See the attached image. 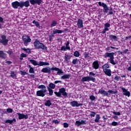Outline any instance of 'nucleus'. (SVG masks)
<instances>
[{
	"instance_id": "f257e3e1",
	"label": "nucleus",
	"mask_w": 131,
	"mask_h": 131,
	"mask_svg": "<svg viewBox=\"0 0 131 131\" xmlns=\"http://www.w3.org/2000/svg\"><path fill=\"white\" fill-rule=\"evenodd\" d=\"M57 71V74L58 75H61V74H63L64 73V72L62 71V69H60L58 68L57 67H47V68H43L41 70V72H42V73H48V74H51V72L52 71Z\"/></svg>"
},
{
	"instance_id": "f03ea898",
	"label": "nucleus",
	"mask_w": 131,
	"mask_h": 131,
	"mask_svg": "<svg viewBox=\"0 0 131 131\" xmlns=\"http://www.w3.org/2000/svg\"><path fill=\"white\" fill-rule=\"evenodd\" d=\"M11 5L13 9H18V7H19L21 9L23 8L24 7L26 8H28L30 4H29V1H26V2H18L15 1L11 3Z\"/></svg>"
},
{
	"instance_id": "7ed1b4c3",
	"label": "nucleus",
	"mask_w": 131,
	"mask_h": 131,
	"mask_svg": "<svg viewBox=\"0 0 131 131\" xmlns=\"http://www.w3.org/2000/svg\"><path fill=\"white\" fill-rule=\"evenodd\" d=\"M34 48L36 50H42L43 51H48V47L45 44L40 42L39 40L36 39L34 42Z\"/></svg>"
},
{
	"instance_id": "20e7f679",
	"label": "nucleus",
	"mask_w": 131,
	"mask_h": 131,
	"mask_svg": "<svg viewBox=\"0 0 131 131\" xmlns=\"http://www.w3.org/2000/svg\"><path fill=\"white\" fill-rule=\"evenodd\" d=\"M96 74L94 73L93 72H91L89 73V76H85L83 77L81 81V82H84L85 81H93V82H95L96 81V78H94L92 76H95Z\"/></svg>"
},
{
	"instance_id": "39448f33",
	"label": "nucleus",
	"mask_w": 131,
	"mask_h": 131,
	"mask_svg": "<svg viewBox=\"0 0 131 131\" xmlns=\"http://www.w3.org/2000/svg\"><path fill=\"white\" fill-rule=\"evenodd\" d=\"M98 94L102 95L103 97H109L110 96H111V95H114L116 94V92L111 90H109L107 91H106L104 90H99Z\"/></svg>"
},
{
	"instance_id": "423d86ee",
	"label": "nucleus",
	"mask_w": 131,
	"mask_h": 131,
	"mask_svg": "<svg viewBox=\"0 0 131 131\" xmlns=\"http://www.w3.org/2000/svg\"><path fill=\"white\" fill-rule=\"evenodd\" d=\"M63 33V30H59L58 29H54L52 31V33L49 36V41H53V37H55V34H60Z\"/></svg>"
},
{
	"instance_id": "0eeeda50",
	"label": "nucleus",
	"mask_w": 131,
	"mask_h": 131,
	"mask_svg": "<svg viewBox=\"0 0 131 131\" xmlns=\"http://www.w3.org/2000/svg\"><path fill=\"white\" fill-rule=\"evenodd\" d=\"M54 94L55 95H56V96L57 97H61V96H62V95L63 96V97H67V96H68V93L67 92H66V89H65V88H62L59 89V92H54Z\"/></svg>"
},
{
	"instance_id": "6e6552de",
	"label": "nucleus",
	"mask_w": 131,
	"mask_h": 131,
	"mask_svg": "<svg viewBox=\"0 0 131 131\" xmlns=\"http://www.w3.org/2000/svg\"><path fill=\"white\" fill-rule=\"evenodd\" d=\"M22 39L25 47H27L29 45V42H31V38L28 35H25L22 36Z\"/></svg>"
},
{
	"instance_id": "1a4fd4ad",
	"label": "nucleus",
	"mask_w": 131,
	"mask_h": 131,
	"mask_svg": "<svg viewBox=\"0 0 131 131\" xmlns=\"http://www.w3.org/2000/svg\"><path fill=\"white\" fill-rule=\"evenodd\" d=\"M9 42V39H7V36L3 35L1 36V39H0V43H2L4 46H7Z\"/></svg>"
},
{
	"instance_id": "9d476101",
	"label": "nucleus",
	"mask_w": 131,
	"mask_h": 131,
	"mask_svg": "<svg viewBox=\"0 0 131 131\" xmlns=\"http://www.w3.org/2000/svg\"><path fill=\"white\" fill-rule=\"evenodd\" d=\"M45 93H47L46 90H38L36 92V96L37 97H42V98H43L46 96Z\"/></svg>"
},
{
	"instance_id": "9b49d317",
	"label": "nucleus",
	"mask_w": 131,
	"mask_h": 131,
	"mask_svg": "<svg viewBox=\"0 0 131 131\" xmlns=\"http://www.w3.org/2000/svg\"><path fill=\"white\" fill-rule=\"evenodd\" d=\"M70 104L72 107H79L80 106H83V104L78 103V102L75 100L70 102Z\"/></svg>"
},
{
	"instance_id": "f8f14e48",
	"label": "nucleus",
	"mask_w": 131,
	"mask_h": 131,
	"mask_svg": "<svg viewBox=\"0 0 131 131\" xmlns=\"http://www.w3.org/2000/svg\"><path fill=\"white\" fill-rule=\"evenodd\" d=\"M111 26V25L109 23H106L104 24V29L101 32L102 34H105L106 33V31H109V27Z\"/></svg>"
},
{
	"instance_id": "ddd939ff",
	"label": "nucleus",
	"mask_w": 131,
	"mask_h": 131,
	"mask_svg": "<svg viewBox=\"0 0 131 131\" xmlns=\"http://www.w3.org/2000/svg\"><path fill=\"white\" fill-rule=\"evenodd\" d=\"M17 115H18V119H28V114H24L23 113L21 114L20 113H17Z\"/></svg>"
},
{
	"instance_id": "4468645a",
	"label": "nucleus",
	"mask_w": 131,
	"mask_h": 131,
	"mask_svg": "<svg viewBox=\"0 0 131 131\" xmlns=\"http://www.w3.org/2000/svg\"><path fill=\"white\" fill-rule=\"evenodd\" d=\"M29 2L31 5L33 6H34V5H36V4L39 6V5L42 3V0H30Z\"/></svg>"
},
{
	"instance_id": "2eb2a0df",
	"label": "nucleus",
	"mask_w": 131,
	"mask_h": 131,
	"mask_svg": "<svg viewBox=\"0 0 131 131\" xmlns=\"http://www.w3.org/2000/svg\"><path fill=\"white\" fill-rule=\"evenodd\" d=\"M121 90L124 96H126L128 97H130V92H129V91H127L125 88H122Z\"/></svg>"
},
{
	"instance_id": "dca6fc26",
	"label": "nucleus",
	"mask_w": 131,
	"mask_h": 131,
	"mask_svg": "<svg viewBox=\"0 0 131 131\" xmlns=\"http://www.w3.org/2000/svg\"><path fill=\"white\" fill-rule=\"evenodd\" d=\"M77 25L79 28H83V20L79 18L77 21Z\"/></svg>"
},
{
	"instance_id": "f3484780",
	"label": "nucleus",
	"mask_w": 131,
	"mask_h": 131,
	"mask_svg": "<svg viewBox=\"0 0 131 131\" xmlns=\"http://www.w3.org/2000/svg\"><path fill=\"white\" fill-rule=\"evenodd\" d=\"M92 66L94 69H99V67H100L99 61L98 60L94 61L92 63Z\"/></svg>"
},
{
	"instance_id": "a211bd4d",
	"label": "nucleus",
	"mask_w": 131,
	"mask_h": 131,
	"mask_svg": "<svg viewBox=\"0 0 131 131\" xmlns=\"http://www.w3.org/2000/svg\"><path fill=\"white\" fill-rule=\"evenodd\" d=\"M103 72H104L105 74L107 75V76H111V70L105 69H103Z\"/></svg>"
},
{
	"instance_id": "6ab92c4d",
	"label": "nucleus",
	"mask_w": 131,
	"mask_h": 131,
	"mask_svg": "<svg viewBox=\"0 0 131 131\" xmlns=\"http://www.w3.org/2000/svg\"><path fill=\"white\" fill-rule=\"evenodd\" d=\"M102 7L103 8V12L104 13H108V11H109V8L107 5L104 3H102Z\"/></svg>"
},
{
	"instance_id": "aec40b11",
	"label": "nucleus",
	"mask_w": 131,
	"mask_h": 131,
	"mask_svg": "<svg viewBox=\"0 0 131 131\" xmlns=\"http://www.w3.org/2000/svg\"><path fill=\"white\" fill-rule=\"evenodd\" d=\"M67 50L68 51H70L71 50L70 46H69V45H66V47L65 46L61 47L60 49V51H67Z\"/></svg>"
},
{
	"instance_id": "412c9836",
	"label": "nucleus",
	"mask_w": 131,
	"mask_h": 131,
	"mask_svg": "<svg viewBox=\"0 0 131 131\" xmlns=\"http://www.w3.org/2000/svg\"><path fill=\"white\" fill-rule=\"evenodd\" d=\"M16 120L15 118H13L12 120L8 119L6 120L5 122V123H9V124H13L14 122H16Z\"/></svg>"
},
{
	"instance_id": "4be33fe9",
	"label": "nucleus",
	"mask_w": 131,
	"mask_h": 131,
	"mask_svg": "<svg viewBox=\"0 0 131 131\" xmlns=\"http://www.w3.org/2000/svg\"><path fill=\"white\" fill-rule=\"evenodd\" d=\"M7 54L5 53L3 50H0V58L2 59H6Z\"/></svg>"
},
{
	"instance_id": "5701e85b",
	"label": "nucleus",
	"mask_w": 131,
	"mask_h": 131,
	"mask_svg": "<svg viewBox=\"0 0 131 131\" xmlns=\"http://www.w3.org/2000/svg\"><path fill=\"white\" fill-rule=\"evenodd\" d=\"M109 37L111 40H114V41H118V39H117V36L114 35H111L109 36Z\"/></svg>"
},
{
	"instance_id": "b1692460",
	"label": "nucleus",
	"mask_w": 131,
	"mask_h": 131,
	"mask_svg": "<svg viewBox=\"0 0 131 131\" xmlns=\"http://www.w3.org/2000/svg\"><path fill=\"white\" fill-rule=\"evenodd\" d=\"M71 56L66 54V56H64V62H66V63H69V60L71 59Z\"/></svg>"
},
{
	"instance_id": "393cba45",
	"label": "nucleus",
	"mask_w": 131,
	"mask_h": 131,
	"mask_svg": "<svg viewBox=\"0 0 131 131\" xmlns=\"http://www.w3.org/2000/svg\"><path fill=\"white\" fill-rule=\"evenodd\" d=\"M49 65L50 63L43 61H39V63H38V66H49Z\"/></svg>"
},
{
	"instance_id": "a878e982",
	"label": "nucleus",
	"mask_w": 131,
	"mask_h": 131,
	"mask_svg": "<svg viewBox=\"0 0 131 131\" xmlns=\"http://www.w3.org/2000/svg\"><path fill=\"white\" fill-rule=\"evenodd\" d=\"M57 24H58V23L55 20H52L50 24V28H53V27L57 26Z\"/></svg>"
},
{
	"instance_id": "bb28decb",
	"label": "nucleus",
	"mask_w": 131,
	"mask_h": 131,
	"mask_svg": "<svg viewBox=\"0 0 131 131\" xmlns=\"http://www.w3.org/2000/svg\"><path fill=\"white\" fill-rule=\"evenodd\" d=\"M38 89H41L40 91H46V92H47V87H46V85L43 84L39 85L38 86Z\"/></svg>"
},
{
	"instance_id": "cd10ccee",
	"label": "nucleus",
	"mask_w": 131,
	"mask_h": 131,
	"mask_svg": "<svg viewBox=\"0 0 131 131\" xmlns=\"http://www.w3.org/2000/svg\"><path fill=\"white\" fill-rule=\"evenodd\" d=\"M32 23L33 24H34L35 26L37 28H40V25L39 24V22L34 20L32 21Z\"/></svg>"
},
{
	"instance_id": "c85d7f7f",
	"label": "nucleus",
	"mask_w": 131,
	"mask_h": 131,
	"mask_svg": "<svg viewBox=\"0 0 131 131\" xmlns=\"http://www.w3.org/2000/svg\"><path fill=\"white\" fill-rule=\"evenodd\" d=\"M29 62H30L31 64L34 65V66H37V65L38 66V63H37V61H36V60L34 59H30L29 60Z\"/></svg>"
},
{
	"instance_id": "c756f323",
	"label": "nucleus",
	"mask_w": 131,
	"mask_h": 131,
	"mask_svg": "<svg viewBox=\"0 0 131 131\" xmlns=\"http://www.w3.org/2000/svg\"><path fill=\"white\" fill-rule=\"evenodd\" d=\"M44 104H45V105L47 106V107H50V106H52V102L50 100H46V102H45Z\"/></svg>"
},
{
	"instance_id": "7c9ffc66",
	"label": "nucleus",
	"mask_w": 131,
	"mask_h": 131,
	"mask_svg": "<svg viewBox=\"0 0 131 131\" xmlns=\"http://www.w3.org/2000/svg\"><path fill=\"white\" fill-rule=\"evenodd\" d=\"M103 57H104V58L109 57L110 58L108 59V60H114V56L113 55H107L104 54Z\"/></svg>"
},
{
	"instance_id": "2f4dec72",
	"label": "nucleus",
	"mask_w": 131,
	"mask_h": 131,
	"mask_svg": "<svg viewBox=\"0 0 131 131\" xmlns=\"http://www.w3.org/2000/svg\"><path fill=\"white\" fill-rule=\"evenodd\" d=\"M26 57H27V54L22 53L20 55L19 59L20 61H22V60H23V58H26Z\"/></svg>"
},
{
	"instance_id": "473e14b6",
	"label": "nucleus",
	"mask_w": 131,
	"mask_h": 131,
	"mask_svg": "<svg viewBox=\"0 0 131 131\" xmlns=\"http://www.w3.org/2000/svg\"><path fill=\"white\" fill-rule=\"evenodd\" d=\"M47 89L48 90V92H49V96H53L54 94V91H53V89H51L49 86H47Z\"/></svg>"
},
{
	"instance_id": "72a5a7b5",
	"label": "nucleus",
	"mask_w": 131,
	"mask_h": 131,
	"mask_svg": "<svg viewBox=\"0 0 131 131\" xmlns=\"http://www.w3.org/2000/svg\"><path fill=\"white\" fill-rule=\"evenodd\" d=\"M84 57L85 59H91V56H90V53L89 52H84Z\"/></svg>"
},
{
	"instance_id": "f704fd0d",
	"label": "nucleus",
	"mask_w": 131,
	"mask_h": 131,
	"mask_svg": "<svg viewBox=\"0 0 131 131\" xmlns=\"http://www.w3.org/2000/svg\"><path fill=\"white\" fill-rule=\"evenodd\" d=\"M102 68L103 70L108 69L110 68V66H109V64L108 63H105L102 66Z\"/></svg>"
},
{
	"instance_id": "c9c22d12",
	"label": "nucleus",
	"mask_w": 131,
	"mask_h": 131,
	"mask_svg": "<svg viewBox=\"0 0 131 131\" xmlns=\"http://www.w3.org/2000/svg\"><path fill=\"white\" fill-rule=\"evenodd\" d=\"M48 88H50V89H51V90H54V89H55V88H56V85H55V84H54L53 83H50L49 84Z\"/></svg>"
},
{
	"instance_id": "e433bc0d",
	"label": "nucleus",
	"mask_w": 131,
	"mask_h": 131,
	"mask_svg": "<svg viewBox=\"0 0 131 131\" xmlns=\"http://www.w3.org/2000/svg\"><path fill=\"white\" fill-rule=\"evenodd\" d=\"M70 77V75L69 74H66V75H63L61 78H62V79H68V78H69Z\"/></svg>"
},
{
	"instance_id": "4c0bfd02",
	"label": "nucleus",
	"mask_w": 131,
	"mask_h": 131,
	"mask_svg": "<svg viewBox=\"0 0 131 131\" xmlns=\"http://www.w3.org/2000/svg\"><path fill=\"white\" fill-rule=\"evenodd\" d=\"M21 50L24 51V52H26L28 54H30V53H31V50L29 48H21Z\"/></svg>"
},
{
	"instance_id": "58836bf2",
	"label": "nucleus",
	"mask_w": 131,
	"mask_h": 131,
	"mask_svg": "<svg viewBox=\"0 0 131 131\" xmlns=\"http://www.w3.org/2000/svg\"><path fill=\"white\" fill-rule=\"evenodd\" d=\"M100 118H101V117H100V115L97 114L95 119V122H96V123L99 122L100 120Z\"/></svg>"
},
{
	"instance_id": "ea45409f",
	"label": "nucleus",
	"mask_w": 131,
	"mask_h": 131,
	"mask_svg": "<svg viewBox=\"0 0 131 131\" xmlns=\"http://www.w3.org/2000/svg\"><path fill=\"white\" fill-rule=\"evenodd\" d=\"M73 55L74 57H79V56H80V53L78 51H76L74 52Z\"/></svg>"
},
{
	"instance_id": "a19ab883",
	"label": "nucleus",
	"mask_w": 131,
	"mask_h": 131,
	"mask_svg": "<svg viewBox=\"0 0 131 131\" xmlns=\"http://www.w3.org/2000/svg\"><path fill=\"white\" fill-rule=\"evenodd\" d=\"M10 74L11 77L13 78H16V77H17V76L16 75V74H15V72L14 71H11Z\"/></svg>"
},
{
	"instance_id": "79ce46f5",
	"label": "nucleus",
	"mask_w": 131,
	"mask_h": 131,
	"mask_svg": "<svg viewBox=\"0 0 131 131\" xmlns=\"http://www.w3.org/2000/svg\"><path fill=\"white\" fill-rule=\"evenodd\" d=\"M104 55H107L108 56H114V55H115V52H106L105 53H104Z\"/></svg>"
},
{
	"instance_id": "37998d69",
	"label": "nucleus",
	"mask_w": 131,
	"mask_h": 131,
	"mask_svg": "<svg viewBox=\"0 0 131 131\" xmlns=\"http://www.w3.org/2000/svg\"><path fill=\"white\" fill-rule=\"evenodd\" d=\"M108 61H110V63L112 65H116V62L114 61V59H108Z\"/></svg>"
},
{
	"instance_id": "c03bdc74",
	"label": "nucleus",
	"mask_w": 131,
	"mask_h": 131,
	"mask_svg": "<svg viewBox=\"0 0 131 131\" xmlns=\"http://www.w3.org/2000/svg\"><path fill=\"white\" fill-rule=\"evenodd\" d=\"M52 123H54V124H59L60 123V121L57 119L52 120Z\"/></svg>"
},
{
	"instance_id": "a18cd8bd",
	"label": "nucleus",
	"mask_w": 131,
	"mask_h": 131,
	"mask_svg": "<svg viewBox=\"0 0 131 131\" xmlns=\"http://www.w3.org/2000/svg\"><path fill=\"white\" fill-rule=\"evenodd\" d=\"M90 99L91 100V101H95V100H96V97H95V96L92 95L90 96Z\"/></svg>"
},
{
	"instance_id": "49530a36",
	"label": "nucleus",
	"mask_w": 131,
	"mask_h": 131,
	"mask_svg": "<svg viewBox=\"0 0 131 131\" xmlns=\"http://www.w3.org/2000/svg\"><path fill=\"white\" fill-rule=\"evenodd\" d=\"M20 73H21V75H22L23 76H24L26 75H28V73H27L25 71H20Z\"/></svg>"
},
{
	"instance_id": "de8ad7c7",
	"label": "nucleus",
	"mask_w": 131,
	"mask_h": 131,
	"mask_svg": "<svg viewBox=\"0 0 131 131\" xmlns=\"http://www.w3.org/2000/svg\"><path fill=\"white\" fill-rule=\"evenodd\" d=\"M96 112H93V111H91V114H90V116L91 117H95V116H96Z\"/></svg>"
},
{
	"instance_id": "09e8293b",
	"label": "nucleus",
	"mask_w": 131,
	"mask_h": 131,
	"mask_svg": "<svg viewBox=\"0 0 131 131\" xmlns=\"http://www.w3.org/2000/svg\"><path fill=\"white\" fill-rule=\"evenodd\" d=\"M29 73H34V69L32 67H31L29 71Z\"/></svg>"
},
{
	"instance_id": "8fccbe9b",
	"label": "nucleus",
	"mask_w": 131,
	"mask_h": 131,
	"mask_svg": "<svg viewBox=\"0 0 131 131\" xmlns=\"http://www.w3.org/2000/svg\"><path fill=\"white\" fill-rule=\"evenodd\" d=\"M63 127H64L65 128H67V127H69V124L67 122L63 123Z\"/></svg>"
},
{
	"instance_id": "3c124183",
	"label": "nucleus",
	"mask_w": 131,
	"mask_h": 131,
	"mask_svg": "<svg viewBox=\"0 0 131 131\" xmlns=\"http://www.w3.org/2000/svg\"><path fill=\"white\" fill-rule=\"evenodd\" d=\"M75 124V125H77V126H80V125H81L80 121H76Z\"/></svg>"
},
{
	"instance_id": "603ef678",
	"label": "nucleus",
	"mask_w": 131,
	"mask_h": 131,
	"mask_svg": "<svg viewBox=\"0 0 131 131\" xmlns=\"http://www.w3.org/2000/svg\"><path fill=\"white\" fill-rule=\"evenodd\" d=\"M7 112H8V113H13V109L12 108H7Z\"/></svg>"
},
{
	"instance_id": "864d4df0",
	"label": "nucleus",
	"mask_w": 131,
	"mask_h": 131,
	"mask_svg": "<svg viewBox=\"0 0 131 131\" xmlns=\"http://www.w3.org/2000/svg\"><path fill=\"white\" fill-rule=\"evenodd\" d=\"M78 61V60H77V58L76 59H73L72 63L74 64V65H75L77 63Z\"/></svg>"
},
{
	"instance_id": "5fc2aeb1",
	"label": "nucleus",
	"mask_w": 131,
	"mask_h": 131,
	"mask_svg": "<svg viewBox=\"0 0 131 131\" xmlns=\"http://www.w3.org/2000/svg\"><path fill=\"white\" fill-rule=\"evenodd\" d=\"M114 79L115 80H116L117 81H119V80H120V79H121V78L120 77H118V76H116L115 77Z\"/></svg>"
},
{
	"instance_id": "6e6d98bb",
	"label": "nucleus",
	"mask_w": 131,
	"mask_h": 131,
	"mask_svg": "<svg viewBox=\"0 0 131 131\" xmlns=\"http://www.w3.org/2000/svg\"><path fill=\"white\" fill-rule=\"evenodd\" d=\"M117 124H118L117 122H115V121L112 122L111 124V125H113V126H116Z\"/></svg>"
},
{
	"instance_id": "4d7b16f0",
	"label": "nucleus",
	"mask_w": 131,
	"mask_h": 131,
	"mask_svg": "<svg viewBox=\"0 0 131 131\" xmlns=\"http://www.w3.org/2000/svg\"><path fill=\"white\" fill-rule=\"evenodd\" d=\"M113 114H114V115H118L119 116L120 115V112H113Z\"/></svg>"
},
{
	"instance_id": "13d9d810",
	"label": "nucleus",
	"mask_w": 131,
	"mask_h": 131,
	"mask_svg": "<svg viewBox=\"0 0 131 131\" xmlns=\"http://www.w3.org/2000/svg\"><path fill=\"white\" fill-rule=\"evenodd\" d=\"M81 123V125L82 124H86V122L83 120H81V121L80 122Z\"/></svg>"
},
{
	"instance_id": "bf43d9fd",
	"label": "nucleus",
	"mask_w": 131,
	"mask_h": 131,
	"mask_svg": "<svg viewBox=\"0 0 131 131\" xmlns=\"http://www.w3.org/2000/svg\"><path fill=\"white\" fill-rule=\"evenodd\" d=\"M128 71L131 72V63L129 64V66L127 68Z\"/></svg>"
},
{
	"instance_id": "052dcab7",
	"label": "nucleus",
	"mask_w": 131,
	"mask_h": 131,
	"mask_svg": "<svg viewBox=\"0 0 131 131\" xmlns=\"http://www.w3.org/2000/svg\"><path fill=\"white\" fill-rule=\"evenodd\" d=\"M7 54H9V56H11V55H12V53H13V52H12V51L11 50H9L7 52Z\"/></svg>"
},
{
	"instance_id": "680f3d73",
	"label": "nucleus",
	"mask_w": 131,
	"mask_h": 131,
	"mask_svg": "<svg viewBox=\"0 0 131 131\" xmlns=\"http://www.w3.org/2000/svg\"><path fill=\"white\" fill-rule=\"evenodd\" d=\"M62 83V81H54V83H55V84H57V83Z\"/></svg>"
},
{
	"instance_id": "e2e57ef3",
	"label": "nucleus",
	"mask_w": 131,
	"mask_h": 131,
	"mask_svg": "<svg viewBox=\"0 0 131 131\" xmlns=\"http://www.w3.org/2000/svg\"><path fill=\"white\" fill-rule=\"evenodd\" d=\"M128 52V49H125L123 51V54H126Z\"/></svg>"
},
{
	"instance_id": "0e129e2a",
	"label": "nucleus",
	"mask_w": 131,
	"mask_h": 131,
	"mask_svg": "<svg viewBox=\"0 0 131 131\" xmlns=\"http://www.w3.org/2000/svg\"><path fill=\"white\" fill-rule=\"evenodd\" d=\"M6 63L8 64V65H11V64H12V61H9V60L7 61Z\"/></svg>"
},
{
	"instance_id": "69168bd1",
	"label": "nucleus",
	"mask_w": 131,
	"mask_h": 131,
	"mask_svg": "<svg viewBox=\"0 0 131 131\" xmlns=\"http://www.w3.org/2000/svg\"><path fill=\"white\" fill-rule=\"evenodd\" d=\"M108 15H113V11H112V10H110L108 12Z\"/></svg>"
},
{
	"instance_id": "338daca9",
	"label": "nucleus",
	"mask_w": 131,
	"mask_h": 131,
	"mask_svg": "<svg viewBox=\"0 0 131 131\" xmlns=\"http://www.w3.org/2000/svg\"><path fill=\"white\" fill-rule=\"evenodd\" d=\"M118 55H123V52H121V51H118Z\"/></svg>"
},
{
	"instance_id": "774afa93",
	"label": "nucleus",
	"mask_w": 131,
	"mask_h": 131,
	"mask_svg": "<svg viewBox=\"0 0 131 131\" xmlns=\"http://www.w3.org/2000/svg\"><path fill=\"white\" fill-rule=\"evenodd\" d=\"M30 76L32 77V78H35V75H34V74H31Z\"/></svg>"
}]
</instances>
